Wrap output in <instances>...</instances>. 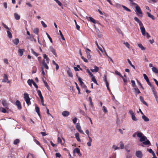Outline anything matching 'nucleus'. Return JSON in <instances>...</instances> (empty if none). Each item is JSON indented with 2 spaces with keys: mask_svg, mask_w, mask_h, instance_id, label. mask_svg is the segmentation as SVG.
Returning a JSON list of instances; mask_svg holds the SVG:
<instances>
[{
  "mask_svg": "<svg viewBox=\"0 0 158 158\" xmlns=\"http://www.w3.org/2000/svg\"><path fill=\"white\" fill-rule=\"evenodd\" d=\"M134 19L135 21L139 23L142 34L144 36L146 34V31L143 23L137 17H135Z\"/></svg>",
  "mask_w": 158,
  "mask_h": 158,
  "instance_id": "obj_1",
  "label": "nucleus"
},
{
  "mask_svg": "<svg viewBox=\"0 0 158 158\" xmlns=\"http://www.w3.org/2000/svg\"><path fill=\"white\" fill-rule=\"evenodd\" d=\"M135 8L136 10L137 15L139 16L142 17L143 16V13L140 7L138 5L136 4Z\"/></svg>",
  "mask_w": 158,
  "mask_h": 158,
  "instance_id": "obj_2",
  "label": "nucleus"
},
{
  "mask_svg": "<svg viewBox=\"0 0 158 158\" xmlns=\"http://www.w3.org/2000/svg\"><path fill=\"white\" fill-rule=\"evenodd\" d=\"M76 128L80 133L83 134H84L83 131L81 130V127L79 123H77L76 125Z\"/></svg>",
  "mask_w": 158,
  "mask_h": 158,
  "instance_id": "obj_3",
  "label": "nucleus"
},
{
  "mask_svg": "<svg viewBox=\"0 0 158 158\" xmlns=\"http://www.w3.org/2000/svg\"><path fill=\"white\" fill-rule=\"evenodd\" d=\"M91 52V50H89V48H85V52L87 54V57L89 59H90L91 58V56L89 52Z\"/></svg>",
  "mask_w": 158,
  "mask_h": 158,
  "instance_id": "obj_4",
  "label": "nucleus"
},
{
  "mask_svg": "<svg viewBox=\"0 0 158 158\" xmlns=\"http://www.w3.org/2000/svg\"><path fill=\"white\" fill-rule=\"evenodd\" d=\"M135 154L136 156L139 158H141L143 156L142 153L140 151H136Z\"/></svg>",
  "mask_w": 158,
  "mask_h": 158,
  "instance_id": "obj_5",
  "label": "nucleus"
},
{
  "mask_svg": "<svg viewBox=\"0 0 158 158\" xmlns=\"http://www.w3.org/2000/svg\"><path fill=\"white\" fill-rule=\"evenodd\" d=\"M2 104L4 107L5 108L8 109V104L7 103L6 101L5 100H3L2 102Z\"/></svg>",
  "mask_w": 158,
  "mask_h": 158,
  "instance_id": "obj_6",
  "label": "nucleus"
},
{
  "mask_svg": "<svg viewBox=\"0 0 158 158\" xmlns=\"http://www.w3.org/2000/svg\"><path fill=\"white\" fill-rule=\"evenodd\" d=\"M50 51H51L53 54L55 55L56 57H57V55L56 52V50L52 46H50L49 48Z\"/></svg>",
  "mask_w": 158,
  "mask_h": 158,
  "instance_id": "obj_7",
  "label": "nucleus"
},
{
  "mask_svg": "<svg viewBox=\"0 0 158 158\" xmlns=\"http://www.w3.org/2000/svg\"><path fill=\"white\" fill-rule=\"evenodd\" d=\"M3 82L9 83V81H8L7 76L6 74H5L3 77V79L2 80Z\"/></svg>",
  "mask_w": 158,
  "mask_h": 158,
  "instance_id": "obj_8",
  "label": "nucleus"
},
{
  "mask_svg": "<svg viewBox=\"0 0 158 158\" xmlns=\"http://www.w3.org/2000/svg\"><path fill=\"white\" fill-rule=\"evenodd\" d=\"M15 105L17 106L19 109H21L22 108L21 103L19 100H17L15 102Z\"/></svg>",
  "mask_w": 158,
  "mask_h": 158,
  "instance_id": "obj_9",
  "label": "nucleus"
},
{
  "mask_svg": "<svg viewBox=\"0 0 158 158\" xmlns=\"http://www.w3.org/2000/svg\"><path fill=\"white\" fill-rule=\"evenodd\" d=\"M37 92L39 97L40 98L41 100H42L43 101L44 98L42 95L41 91L40 90H37Z\"/></svg>",
  "mask_w": 158,
  "mask_h": 158,
  "instance_id": "obj_10",
  "label": "nucleus"
},
{
  "mask_svg": "<svg viewBox=\"0 0 158 158\" xmlns=\"http://www.w3.org/2000/svg\"><path fill=\"white\" fill-rule=\"evenodd\" d=\"M63 140H64V142L62 143V140L61 138H60L59 137H58V139H57V141L58 143H60L62 145H63L64 144V139L63 138H62Z\"/></svg>",
  "mask_w": 158,
  "mask_h": 158,
  "instance_id": "obj_11",
  "label": "nucleus"
},
{
  "mask_svg": "<svg viewBox=\"0 0 158 158\" xmlns=\"http://www.w3.org/2000/svg\"><path fill=\"white\" fill-rule=\"evenodd\" d=\"M43 56L44 58L46 60V61L47 63L49 64V58L47 56V55L46 54H44L43 55Z\"/></svg>",
  "mask_w": 158,
  "mask_h": 158,
  "instance_id": "obj_12",
  "label": "nucleus"
},
{
  "mask_svg": "<svg viewBox=\"0 0 158 158\" xmlns=\"http://www.w3.org/2000/svg\"><path fill=\"white\" fill-rule=\"evenodd\" d=\"M62 114L64 116H67L69 114V112L67 111H64L62 112Z\"/></svg>",
  "mask_w": 158,
  "mask_h": 158,
  "instance_id": "obj_13",
  "label": "nucleus"
},
{
  "mask_svg": "<svg viewBox=\"0 0 158 158\" xmlns=\"http://www.w3.org/2000/svg\"><path fill=\"white\" fill-rule=\"evenodd\" d=\"M94 69H91V71L93 73L98 72L99 70L98 67L95 65L94 66Z\"/></svg>",
  "mask_w": 158,
  "mask_h": 158,
  "instance_id": "obj_14",
  "label": "nucleus"
},
{
  "mask_svg": "<svg viewBox=\"0 0 158 158\" xmlns=\"http://www.w3.org/2000/svg\"><path fill=\"white\" fill-rule=\"evenodd\" d=\"M139 99H140V100L143 103V104L146 105L147 106H148L147 103L144 100L143 98V97H142L141 96H140Z\"/></svg>",
  "mask_w": 158,
  "mask_h": 158,
  "instance_id": "obj_15",
  "label": "nucleus"
},
{
  "mask_svg": "<svg viewBox=\"0 0 158 158\" xmlns=\"http://www.w3.org/2000/svg\"><path fill=\"white\" fill-rule=\"evenodd\" d=\"M88 19L90 21L94 23H96V21L92 17H88Z\"/></svg>",
  "mask_w": 158,
  "mask_h": 158,
  "instance_id": "obj_16",
  "label": "nucleus"
},
{
  "mask_svg": "<svg viewBox=\"0 0 158 158\" xmlns=\"http://www.w3.org/2000/svg\"><path fill=\"white\" fill-rule=\"evenodd\" d=\"M24 50L23 49H20L18 50V53L20 56H22L23 54V52Z\"/></svg>",
  "mask_w": 158,
  "mask_h": 158,
  "instance_id": "obj_17",
  "label": "nucleus"
},
{
  "mask_svg": "<svg viewBox=\"0 0 158 158\" xmlns=\"http://www.w3.org/2000/svg\"><path fill=\"white\" fill-rule=\"evenodd\" d=\"M43 64L45 67V68L48 69V66L47 65V63L45 62V60H43V63H42Z\"/></svg>",
  "mask_w": 158,
  "mask_h": 158,
  "instance_id": "obj_18",
  "label": "nucleus"
},
{
  "mask_svg": "<svg viewBox=\"0 0 158 158\" xmlns=\"http://www.w3.org/2000/svg\"><path fill=\"white\" fill-rule=\"evenodd\" d=\"M67 73L69 76L71 77H73V73L71 72L70 69H69L67 71Z\"/></svg>",
  "mask_w": 158,
  "mask_h": 158,
  "instance_id": "obj_19",
  "label": "nucleus"
},
{
  "mask_svg": "<svg viewBox=\"0 0 158 158\" xmlns=\"http://www.w3.org/2000/svg\"><path fill=\"white\" fill-rule=\"evenodd\" d=\"M35 109L38 115L40 117V110L39 108L37 106H36L35 108Z\"/></svg>",
  "mask_w": 158,
  "mask_h": 158,
  "instance_id": "obj_20",
  "label": "nucleus"
},
{
  "mask_svg": "<svg viewBox=\"0 0 158 158\" xmlns=\"http://www.w3.org/2000/svg\"><path fill=\"white\" fill-rule=\"evenodd\" d=\"M142 118L145 122H148L149 120L148 118L144 115L142 116Z\"/></svg>",
  "mask_w": 158,
  "mask_h": 158,
  "instance_id": "obj_21",
  "label": "nucleus"
},
{
  "mask_svg": "<svg viewBox=\"0 0 158 158\" xmlns=\"http://www.w3.org/2000/svg\"><path fill=\"white\" fill-rule=\"evenodd\" d=\"M14 15L15 19L16 20H18L20 19V16L17 13H15Z\"/></svg>",
  "mask_w": 158,
  "mask_h": 158,
  "instance_id": "obj_22",
  "label": "nucleus"
},
{
  "mask_svg": "<svg viewBox=\"0 0 158 158\" xmlns=\"http://www.w3.org/2000/svg\"><path fill=\"white\" fill-rule=\"evenodd\" d=\"M152 69L153 72L156 73H158V69L155 67H153L152 68Z\"/></svg>",
  "mask_w": 158,
  "mask_h": 158,
  "instance_id": "obj_23",
  "label": "nucleus"
},
{
  "mask_svg": "<svg viewBox=\"0 0 158 158\" xmlns=\"http://www.w3.org/2000/svg\"><path fill=\"white\" fill-rule=\"evenodd\" d=\"M39 32V29L38 28H35L33 30V32L35 34L38 35Z\"/></svg>",
  "mask_w": 158,
  "mask_h": 158,
  "instance_id": "obj_24",
  "label": "nucleus"
},
{
  "mask_svg": "<svg viewBox=\"0 0 158 158\" xmlns=\"http://www.w3.org/2000/svg\"><path fill=\"white\" fill-rule=\"evenodd\" d=\"M73 152L74 153H77L78 154L80 153V149L77 148H76L73 151Z\"/></svg>",
  "mask_w": 158,
  "mask_h": 158,
  "instance_id": "obj_25",
  "label": "nucleus"
},
{
  "mask_svg": "<svg viewBox=\"0 0 158 158\" xmlns=\"http://www.w3.org/2000/svg\"><path fill=\"white\" fill-rule=\"evenodd\" d=\"M142 143L143 144L145 145H151V143H150L148 139H147V140H146L145 141H143V142Z\"/></svg>",
  "mask_w": 158,
  "mask_h": 158,
  "instance_id": "obj_26",
  "label": "nucleus"
},
{
  "mask_svg": "<svg viewBox=\"0 0 158 158\" xmlns=\"http://www.w3.org/2000/svg\"><path fill=\"white\" fill-rule=\"evenodd\" d=\"M43 82L45 85V86L47 88V89H48L49 90L50 89V87L48 85V84L47 82L46 81H45L43 79Z\"/></svg>",
  "mask_w": 158,
  "mask_h": 158,
  "instance_id": "obj_27",
  "label": "nucleus"
},
{
  "mask_svg": "<svg viewBox=\"0 0 158 158\" xmlns=\"http://www.w3.org/2000/svg\"><path fill=\"white\" fill-rule=\"evenodd\" d=\"M34 82V81L33 80L30 79H29L27 81L28 84L30 86H32V84Z\"/></svg>",
  "mask_w": 158,
  "mask_h": 158,
  "instance_id": "obj_28",
  "label": "nucleus"
},
{
  "mask_svg": "<svg viewBox=\"0 0 158 158\" xmlns=\"http://www.w3.org/2000/svg\"><path fill=\"white\" fill-rule=\"evenodd\" d=\"M92 81L95 84H97V85H98V84L97 81L95 77L94 76H92Z\"/></svg>",
  "mask_w": 158,
  "mask_h": 158,
  "instance_id": "obj_29",
  "label": "nucleus"
},
{
  "mask_svg": "<svg viewBox=\"0 0 158 158\" xmlns=\"http://www.w3.org/2000/svg\"><path fill=\"white\" fill-rule=\"evenodd\" d=\"M147 138L146 137L144 136V135H142L141 137L140 138V142H143Z\"/></svg>",
  "mask_w": 158,
  "mask_h": 158,
  "instance_id": "obj_30",
  "label": "nucleus"
},
{
  "mask_svg": "<svg viewBox=\"0 0 158 158\" xmlns=\"http://www.w3.org/2000/svg\"><path fill=\"white\" fill-rule=\"evenodd\" d=\"M75 137H76V139H77V140L78 142H80L81 141V139L79 137V134L78 133H76L75 134Z\"/></svg>",
  "mask_w": 158,
  "mask_h": 158,
  "instance_id": "obj_31",
  "label": "nucleus"
},
{
  "mask_svg": "<svg viewBox=\"0 0 158 158\" xmlns=\"http://www.w3.org/2000/svg\"><path fill=\"white\" fill-rule=\"evenodd\" d=\"M19 39L17 38H16L13 40V43L16 45H17L19 44Z\"/></svg>",
  "mask_w": 158,
  "mask_h": 158,
  "instance_id": "obj_32",
  "label": "nucleus"
},
{
  "mask_svg": "<svg viewBox=\"0 0 158 158\" xmlns=\"http://www.w3.org/2000/svg\"><path fill=\"white\" fill-rule=\"evenodd\" d=\"M147 14L148 15V16L151 18L153 20H154L155 19V17H154L153 16V15H151L150 13H149V12H147Z\"/></svg>",
  "mask_w": 158,
  "mask_h": 158,
  "instance_id": "obj_33",
  "label": "nucleus"
},
{
  "mask_svg": "<svg viewBox=\"0 0 158 158\" xmlns=\"http://www.w3.org/2000/svg\"><path fill=\"white\" fill-rule=\"evenodd\" d=\"M138 47L140 48L142 50H143L145 49V48L143 47L142 45L140 44H138Z\"/></svg>",
  "mask_w": 158,
  "mask_h": 158,
  "instance_id": "obj_34",
  "label": "nucleus"
},
{
  "mask_svg": "<svg viewBox=\"0 0 158 158\" xmlns=\"http://www.w3.org/2000/svg\"><path fill=\"white\" fill-rule=\"evenodd\" d=\"M24 98L25 100L26 99L30 98L29 97V94L27 93H25L24 94Z\"/></svg>",
  "mask_w": 158,
  "mask_h": 158,
  "instance_id": "obj_35",
  "label": "nucleus"
},
{
  "mask_svg": "<svg viewBox=\"0 0 158 158\" xmlns=\"http://www.w3.org/2000/svg\"><path fill=\"white\" fill-rule=\"evenodd\" d=\"M26 101L27 104L28 106L29 105L31 104V102H30V99L29 98L28 99H26V100H25Z\"/></svg>",
  "mask_w": 158,
  "mask_h": 158,
  "instance_id": "obj_36",
  "label": "nucleus"
},
{
  "mask_svg": "<svg viewBox=\"0 0 158 158\" xmlns=\"http://www.w3.org/2000/svg\"><path fill=\"white\" fill-rule=\"evenodd\" d=\"M20 140L19 139H15L14 141V144L16 145L19 143Z\"/></svg>",
  "mask_w": 158,
  "mask_h": 158,
  "instance_id": "obj_37",
  "label": "nucleus"
},
{
  "mask_svg": "<svg viewBox=\"0 0 158 158\" xmlns=\"http://www.w3.org/2000/svg\"><path fill=\"white\" fill-rule=\"evenodd\" d=\"M137 136L139 138H140L141 137V136L142 135H143V133L141 132H137Z\"/></svg>",
  "mask_w": 158,
  "mask_h": 158,
  "instance_id": "obj_38",
  "label": "nucleus"
},
{
  "mask_svg": "<svg viewBox=\"0 0 158 158\" xmlns=\"http://www.w3.org/2000/svg\"><path fill=\"white\" fill-rule=\"evenodd\" d=\"M7 33L8 34V36L10 38H12V34L11 32L9 31H7Z\"/></svg>",
  "mask_w": 158,
  "mask_h": 158,
  "instance_id": "obj_39",
  "label": "nucleus"
},
{
  "mask_svg": "<svg viewBox=\"0 0 158 158\" xmlns=\"http://www.w3.org/2000/svg\"><path fill=\"white\" fill-rule=\"evenodd\" d=\"M122 6L125 10H127V11H128L129 12L131 11V10L129 9L128 8H127L125 6L122 5Z\"/></svg>",
  "mask_w": 158,
  "mask_h": 158,
  "instance_id": "obj_40",
  "label": "nucleus"
},
{
  "mask_svg": "<svg viewBox=\"0 0 158 158\" xmlns=\"http://www.w3.org/2000/svg\"><path fill=\"white\" fill-rule=\"evenodd\" d=\"M1 109H2V110H1V112L3 113H6V109L2 107H0V110H1Z\"/></svg>",
  "mask_w": 158,
  "mask_h": 158,
  "instance_id": "obj_41",
  "label": "nucleus"
},
{
  "mask_svg": "<svg viewBox=\"0 0 158 158\" xmlns=\"http://www.w3.org/2000/svg\"><path fill=\"white\" fill-rule=\"evenodd\" d=\"M131 118L134 121H136L138 120L136 117L135 116V114L131 116Z\"/></svg>",
  "mask_w": 158,
  "mask_h": 158,
  "instance_id": "obj_42",
  "label": "nucleus"
},
{
  "mask_svg": "<svg viewBox=\"0 0 158 158\" xmlns=\"http://www.w3.org/2000/svg\"><path fill=\"white\" fill-rule=\"evenodd\" d=\"M59 31L60 32V34L61 37L62 39L64 40H65V38H64L61 31L60 30H59Z\"/></svg>",
  "mask_w": 158,
  "mask_h": 158,
  "instance_id": "obj_43",
  "label": "nucleus"
},
{
  "mask_svg": "<svg viewBox=\"0 0 158 158\" xmlns=\"http://www.w3.org/2000/svg\"><path fill=\"white\" fill-rule=\"evenodd\" d=\"M75 84L76 85V88H77V89L78 90V94H80V88H79V87L78 86V85L77 84L76 82H75Z\"/></svg>",
  "mask_w": 158,
  "mask_h": 158,
  "instance_id": "obj_44",
  "label": "nucleus"
},
{
  "mask_svg": "<svg viewBox=\"0 0 158 158\" xmlns=\"http://www.w3.org/2000/svg\"><path fill=\"white\" fill-rule=\"evenodd\" d=\"M143 76L144 77V79L146 81L149 80L148 77L145 74H143Z\"/></svg>",
  "mask_w": 158,
  "mask_h": 158,
  "instance_id": "obj_45",
  "label": "nucleus"
},
{
  "mask_svg": "<svg viewBox=\"0 0 158 158\" xmlns=\"http://www.w3.org/2000/svg\"><path fill=\"white\" fill-rule=\"evenodd\" d=\"M134 89L135 90V92H136L137 94L140 93L141 92L138 88H135Z\"/></svg>",
  "mask_w": 158,
  "mask_h": 158,
  "instance_id": "obj_46",
  "label": "nucleus"
},
{
  "mask_svg": "<svg viewBox=\"0 0 158 158\" xmlns=\"http://www.w3.org/2000/svg\"><path fill=\"white\" fill-rule=\"evenodd\" d=\"M86 71H87V72L89 74V75L91 77H92V76H94L93 74L92 73L90 72V71L88 69H87L86 70Z\"/></svg>",
  "mask_w": 158,
  "mask_h": 158,
  "instance_id": "obj_47",
  "label": "nucleus"
},
{
  "mask_svg": "<svg viewBox=\"0 0 158 158\" xmlns=\"http://www.w3.org/2000/svg\"><path fill=\"white\" fill-rule=\"evenodd\" d=\"M46 34L47 35V37L49 38V40H50V42L51 43H52V38L49 35V34L47 33H46Z\"/></svg>",
  "mask_w": 158,
  "mask_h": 158,
  "instance_id": "obj_48",
  "label": "nucleus"
},
{
  "mask_svg": "<svg viewBox=\"0 0 158 158\" xmlns=\"http://www.w3.org/2000/svg\"><path fill=\"white\" fill-rule=\"evenodd\" d=\"M41 23L42 25L44 27L46 28L47 27V25L46 24H45V23L44 21H41Z\"/></svg>",
  "mask_w": 158,
  "mask_h": 158,
  "instance_id": "obj_49",
  "label": "nucleus"
},
{
  "mask_svg": "<svg viewBox=\"0 0 158 158\" xmlns=\"http://www.w3.org/2000/svg\"><path fill=\"white\" fill-rule=\"evenodd\" d=\"M154 96H155V97L156 98V101L157 102H158V97H157V92L156 91V92H155V93H153Z\"/></svg>",
  "mask_w": 158,
  "mask_h": 158,
  "instance_id": "obj_50",
  "label": "nucleus"
},
{
  "mask_svg": "<svg viewBox=\"0 0 158 158\" xmlns=\"http://www.w3.org/2000/svg\"><path fill=\"white\" fill-rule=\"evenodd\" d=\"M123 44L126 46L128 48H130V45L127 42H124Z\"/></svg>",
  "mask_w": 158,
  "mask_h": 158,
  "instance_id": "obj_51",
  "label": "nucleus"
},
{
  "mask_svg": "<svg viewBox=\"0 0 158 158\" xmlns=\"http://www.w3.org/2000/svg\"><path fill=\"white\" fill-rule=\"evenodd\" d=\"M115 73L117 75H119L120 77H123V76L121 74V73L119 72H118V71H115Z\"/></svg>",
  "mask_w": 158,
  "mask_h": 158,
  "instance_id": "obj_52",
  "label": "nucleus"
},
{
  "mask_svg": "<svg viewBox=\"0 0 158 158\" xmlns=\"http://www.w3.org/2000/svg\"><path fill=\"white\" fill-rule=\"evenodd\" d=\"M31 52L32 53L34 54L35 56H38V54L36 53L35 52L33 49H31Z\"/></svg>",
  "mask_w": 158,
  "mask_h": 158,
  "instance_id": "obj_53",
  "label": "nucleus"
},
{
  "mask_svg": "<svg viewBox=\"0 0 158 158\" xmlns=\"http://www.w3.org/2000/svg\"><path fill=\"white\" fill-rule=\"evenodd\" d=\"M60 6H61L62 5V3L61 2L58 0H54Z\"/></svg>",
  "mask_w": 158,
  "mask_h": 158,
  "instance_id": "obj_54",
  "label": "nucleus"
},
{
  "mask_svg": "<svg viewBox=\"0 0 158 158\" xmlns=\"http://www.w3.org/2000/svg\"><path fill=\"white\" fill-rule=\"evenodd\" d=\"M120 146L121 149H123V148H124V144L122 142H120Z\"/></svg>",
  "mask_w": 158,
  "mask_h": 158,
  "instance_id": "obj_55",
  "label": "nucleus"
},
{
  "mask_svg": "<svg viewBox=\"0 0 158 158\" xmlns=\"http://www.w3.org/2000/svg\"><path fill=\"white\" fill-rule=\"evenodd\" d=\"M34 141L37 145L40 146H41L40 145V143L37 139H34Z\"/></svg>",
  "mask_w": 158,
  "mask_h": 158,
  "instance_id": "obj_56",
  "label": "nucleus"
},
{
  "mask_svg": "<svg viewBox=\"0 0 158 158\" xmlns=\"http://www.w3.org/2000/svg\"><path fill=\"white\" fill-rule=\"evenodd\" d=\"M131 82L132 83V85L133 87H134L135 86V81L133 80H131Z\"/></svg>",
  "mask_w": 158,
  "mask_h": 158,
  "instance_id": "obj_57",
  "label": "nucleus"
},
{
  "mask_svg": "<svg viewBox=\"0 0 158 158\" xmlns=\"http://www.w3.org/2000/svg\"><path fill=\"white\" fill-rule=\"evenodd\" d=\"M81 58L84 62H88L86 58H85L84 56H82L81 57Z\"/></svg>",
  "mask_w": 158,
  "mask_h": 158,
  "instance_id": "obj_58",
  "label": "nucleus"
},
{
  "mask_svg": "<svg viewBox=\"0 0 158 158\" xmlns=\"http://www.w3.org/2000/svg\"><path fill=\"white\" fill-rule=\"evenodd\" d=\"M103 110H104L105 113H107L108 112L107 110L106 107L105 106H103Z\"/></svg>",
  "mask_w": 158,
  "mask_h": 158,
  "instance_id": "obj_59",
  "label": "nucleus"
},
{
  "mask_svg": "<svg viewBox=\"0 0 158 158\" xmlns=\"http://www.w3.org/2000/svg\"><path fill=\"white\" fill-rule=\"evenodd\" d=\"M148 151L150 153H151L153 155V154H155V153L154 152L152 151V150L150 148L149 149H148Z\"/></svg>",
  "mask_w": 158,
  "mask_h": 158,
  "instance_id": "obj_60",
  "label": "nucleus"
},
{
  "mask_svg": "<svg viewBox=\"0 0 158 158\" xmlns=\"http://www.w3.org/2000/svg\"><path fill=\"white\" fill-rule=\"evenodd\" d=\"M56 156L57 157H60L61 156V155L60 153L57 152L56 153Z\"/></svg>",
  "mask_w": 158,
  "mask_h": 158,
  "instance_id": "obj_61",
  "label": "nucleus"
},
{
  "mask_svg": "<svg viewBox=\"0 0 158 158\" xmlns=\"http://www.w3.org/2000/svg\"><path fill=\"white\" fill-rule=\"evenodd\" d=\"M106 85L107 88V89L110 91V90L109 87V83L108 82H106Z\"/></svg>",
  "mask_w": 158,
  "mask_h": 158,
  "instance_id": "obj_62",
  "label": "nucleus"
},
{
  "mask_svg": "<svg viewBox=\"0 0 158 158\" xmlns=\"http://www.w3.org/2000/svg\"><path fill=\"white\" fill-rule=\"evenodd\" d=\"M148 84L150 86V87H151V88L154 87V86L151 84V83L148 80V81H147Z\"/></svg>",
  "mask_w": 158,
  "mask_h": 158,
  "instance_id": "obj_63",
  "label": "nucleus"
},
{
  "mask_svg": "<svg viewBox=\"0 0 158 158\" xmlns=\"http://www.w3.org/2000/svg\"><path fill=\"white\" fill-rule=\"evenodd\" d=\"M77 118L76 117H75L74 118H73V123L74 124H75L77 122Z\"/></svg>",
  "mask_w": 158,
  "mask_h": 158,
  "instance_id": "obj_64",
  "label": "nucleus"
}]
</instances>
